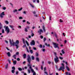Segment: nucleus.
<instances>
[{"label":"nucleus","mask_w":75,"mask_h":75,"mask_svg":"<svg viewBox=\"0 0 75 75\" xmlns=\"http://www.w3.org/2000/svg\"><path fill=\"white\" fill-rule=\"evenodd\" d=\"M27 61L29 63V64H28V66H30L29 67V68L30 69L32 72H33V75H36V73H35V72L34 71L33 69L32 68L31 66H30V62L31 61V59L30 56L29 55H28Z\"/></svg>","instance_id":"1"},{"label":"nucleus","mask_w":75,"mask_h":75,"mask_svg":"<svg viewBox=\"0 0 75 75\" xmlns=\"http://www.w3.org/2000/svg\"><path fill=\"white\" fill-rule=\"evenodd\" d=\"M9 41L11 45H13L14 46V45H15V46L16 47V49H18V44H19V41H18V40H16V42H13V40H12L11 41V39H9Z\"/></svg>","instance_id":"2"},{"label":"nucleus","mask_w":75,"mask_h":75,"mask_svg":"<svg viewBox=\"0 0 75 75\" xmlns=\"http://www.w3.org/2000/svg\"><path fill=\"white\" fill-rule=\"evenodd\" d=\"M62 66L60 67L59 69H58V71H61V70H62V71L64 72V69H65L64 64L63 63H62Z\"/></svg>","instance_id":"3"},{"label":"nucleus","mask_w":75,"mask_h":75,"mask_svg":"<svg viewBox=\"0 0 75 75\" xmlns=\"http://www.w3.org/2000/svg\"><path fill=\"white\" fill-rule=\"evenodd\" d=\"M5 31L6 32L7 34H8L10 33V28H8V26H6L5 28Z\"/></svg>","instance_id":"4"},{"label":"nucleus","mask_w":75,"mask_h":75,"mask_svg":"<svg viewBox=\"0 0 75 75\" xmlns=\"http://www.w3.org/2000/svg\"><path fill=\"white\" fill-rule=\"evenodd\" d=\"M54 61L56 64H57L58 62L59 61L58 57L57 56H56V58H54Z\"/></svg>","instance_id":"5"},{"label":"nucleus","mask_w":75,"mask_h":75,"mask_svg":"<svg viewBox=\"0 0 75 75\" xmlns=\"http://www.w3.org/2000/svg\"><path fill=\"white\" fill-rule=\"evenodd\" d=\"M52 44L54 45V48H58V49H59V47L58 46V44L56 43H54V42H52Z\"/></svg>","instance_id":"6"},{"label":"nucleus","mask_w":75,"mask_h":75,"mask_svg":"<svg viewBox=\"0 0 75 75\" xmlns=\"http://www.w3.org/2000/svg\"><path fill=\"white\" fill-rule=\"evenodd\" d=\"M38 33H39V34L40 35L41 34V33H43V31L41 29H40L38 31Z\"/></svg>","instance_id":"7"},{"label":"nucleus","mask_w":75,"mask_h":75,"mask_svg":"<svg viewBox=\"0 0 75 75\" xmlns=\"http://www.w3.org/2000/svg\"><path fill=\"white\" fill-rule=\"evenodd\" d=\"M30 45H35V41H34V40L32 41V42H30Z\"/></svg>","instance_id":"8"},{"label":"nucleus","mask_w":75,"mask_h":75,"mask_svg":"<svg viewBox=\"0 0 75 75\" xmlns=\"http://www.w3.org/2000/svg\"><path fill=\"white\" fill-rule=\"evenodd\" d=\"M9 27L11 28L12 29V30H14V26L13 25H9Z\"/></svg>","instance_id":"9"},{"label":"nucleus","mask_w":75,"mask_h":75,"mask_svg":"<svg viewBox=\"0 0 75 75\" xmlns=\"http://www.w3.org/2000/svg\"><path fill=\"white\" fill-rule=\"evenodd\" d=\"M65 74L66 75H71V74L69 72H66Z\"/></svg>","instance_id":"10"},{"label":"nucleus","mask_w":75,"mask_h":75,"mask_svg":"<svg viewBox=\"0 0 75 75\" xmlns=\"http://www.w3.org/2000/svg\"><path fill=\"white\" fill-rule=\"evenodd\" d=\"M7 54L8 55V57H10L11 56V54H10V52H8L7 53Z\"/></svg>","instance_id":"11"},{"label":"nucleus","mask_w":75,"mask_h":75,"mask_svg":"<svg viewBox=\"0 0 75 75\" xmlns=\"http://www.w3.org/2000/svg\"><path fill=\"white\" fill-rule=\"evenodd\" d=\"M31 58H32V60H34V59H35V57H34L32 55L31 56Z\"/></svg>","instance_id":"12"},{"label":"nucleus","mask_w":75,"mask_h":75,"mask_svg":"<svg viewBox=\"0 0 75 75\" xmlns=\"http://www.w3.org/2000/svg\"><path fill=\"white\" fill-rule=\"evenodd\" d=\"M13 62V64L16 65V64L17 63V62L15 60Z\"/></svg>","instance_id":"13"},{"label":"nucleus","mask_w":75,"mask_h":75,"mask_svg":"<svg viewBox=\"0 0 75 75\" xmlns=\"http://www.w3.org/2000/svg\"><path fill=\"white\" fill-rule=\"evenodd\" d=\"M42 28L44 32H45V27H44V26H43L42 27Z\"/></svg>","instance_id":"14"},{"label":"nucleus","mask_w":75,"mask_h":75,"mask_svg":"<svg viewBox=\"0 0 75 75\" xmlns=\"http://www.w3.org/2000/svg\"><path fill=\"white\" fill-rule=\"evenodd\" d=\"M23 58H26V54H24L23 56Z\"/></svg>","instance_id":"15"},{"label":"nucleus","mask_w":75,"mask_h":75,"mask_svg":"<svg viewBox=\"0 0 75 75\" xmlns=\"http://www.w3.org/2000/svg\"><path fill=\"white\" fill-rule=\"evenodd\" d=\"M18 70H19V71H22V69H21L20 67L18 68Z\"/></svg>","instance_id":"16"},{"label":"nucleus","mask_w":75,"mask_h":75,"mask_svg":"<svg viewBox=\"0 0 75 75\" xmlns=\"http://www.w3.org/2000/svg\"><path fill=\"white\" fill-rule=\"evenodd\" d=\"M17 12V9H15L13 11V13H16V12Z\"/></svg>","instance_id":"17"},{"label":"nucleus","mask_w":75,"mask_h":75,"mask_svg":"<svg viewBox=\"0 0 75 75\" xmlns=\"http://www.w3.org/2000/svg\"><path fill=\"white\" fill-rule=\"evenodd\" d=\"M28 72L29 74H30L31 73V71H30V70L29 69H28Z\"/></svg>","instance_id":"18"},{"label":"nucleus","mask_w":75,"mask_h":75,"mask_svg":"<svg viewBox=\"0 0 75 75\" xmlns=\"http://www.w3.org/2000/svg\"><path fill=\"white\" fill-rule=\"evenodd\" d=\"M5 23L6 24H8V22L6 21H5Z\"/></svg>","instance_id":"19"},{"label":"nucleus","mask_w":75,"mask_h":75,"mask_svg":"<svg viewBox=\"0 0 75 75\" xmlns=\"http://www.w3.org/2000/svg\"><path fill=\"white\" fill-rule=\"evenodd\" d=\"M30 51L31 53V54H33V51L32 50H30Z\"/></svg>","instance_id":"20"},{"label":"nucleus","mask_w":75,"mask_h":75,"mask_svg":"<svg viewBox=\"0 0 75 75\" xmlns=\"http://www.w3.org/2000/svg\"><path fill=\"white\" fill-rule=\"evenodd\" d=\"M47 40V39L46 38H43V41L44 42H45V41H46V40Z\"/></svg>","instance_id":"21"},{"label":"nucleus","mask_w":75,"mask_h":75,"mask_svg":"<svg viewBox=\"0 0 75 75\" xmlns=\"http://www.w3.org/2000/svg\"><path fill=\"white\" fill-rule=\"evenodd\" d=\"M66 68L68 70V71H70V69H69V67H68L67 66H66Z\"/></svg>","instance_id":"22"},{"label":"nucleus","mask_w":75,"mask_h":75,"mask_svg":"<svg viewBox=\"0 0 75 75\" xmlns=\"http://www.w3.org/2000/svg\"><path fill=\"white\" fill-rule=\"evenodd\" d=\"M1 14L2 15H3V16L5 15V14H4V12H2Z\"/></svg>","instance_id":"23"},{"label":"nucleus","mask_w":75,"mask_h":75,"mask_svg":"<svg viewBox=\"0 0 75 75\" xmlns=\"http://www.w3.org/2000/svg\"><path fill=\"white\" fill-rule=\"evenodd\" d=\"M25 42H26V44H27V45L28 46H29V44H28V42H27V40H26Z\"/></svg>","instance_id":"24"},{"label":"nucleus","mask_w":75,"mask_h":75,"mask_svg":"<svg viewBox=\"0 0 75 75\" xmlns=\"http://www.w3.org/2000/svg\"><path fill=\"white\" fill-rule=\"evenodd\" d=\"M25 32H28V30H27V28H25Z\"/></svg>","instance_id":"25"},{"label":"nucleus","mask_w":75,"mask_h":75,"mask_svg":"<svg viewBox=\"0 0 75 75\" xmlns=\"http://www.w3.org/2000/svg\"><path fill=\"white\" fill-rule=\"evenodd\" d=\"M45 45H46V46H47V47H48V46L50 47V44H49L48 45H47V43H45Z\"/></svg>","instance_id":"26"},{"label":"nucleus","mask_w":75,"mask_h":75,"mask_svg":"<svg viewBox=\"0 0 75 75\" xmlns=\"http://www.w3.org/2000/svg\"><path fill=\"white\" fill-rule=\"evenodd\" d=\"M8 64H6V67H5V68H6V69H7V68H8Z\"/></svg>","instance_id":"27"},{"label":"nucleus","mask_w":75,"mask_h":75,"mask_svg":"<svg viewBox=\"0 0 75 75\" xmlns=\"http://www.w3.org/2000/svg\"><path fill=\"white\" fill-rule=\"evenodd\" d=\"M11 72L13 74H14L15 72V71H14V70H12L11 71Z\"/></svg>","instance_id":"28"},{"label":"nucleus","mask_w":75,"mask_h":75,"mask_svg":"<svg viewBox=\"0 0 75 75\" xmlns=\"http://www.w3.org/2000/svg\"><path fill=\"white\" fill-rule=\"evenodd\" d=\"M22 40L23 44H25V40H24V39L23 38Z\"/></svg>","instance_id":"29"},{"label":"nucleus","mask_w":75,"mask_h":75,"mask_svg":"<svg viewBox=\"0 0 75 75\" xmlns=\"http://www.w3.org/2000/svg\"><path fill=\"white\" fill-rule=\"evenodd\" d=\"M12 68V69H13V70H15L16 69L15 68V67H13Z\"/></svg>","instance_id":"30"},{"label":"nucleus","mask_w":75,"mask_h":75,"mask_svg":"<svg viewBox=\"0 0 75 75\" xmlns=\"http://www.w3.org/2000/svg\"><path fill=\"white\" fill-rule=\"evenodd\" d=\"M30 6H31L33 8H34V5H32V4H30Z\"/></svg>","instance_id":"31"},{"label":"nucleus","mask_w":75,"mask_h":75,"mask_svg":"<svg viewBox=\"0 0 75 75\" xmlns=\"http://www.w3.org/2000/svg\"><path fill=\"white\" fill-rule=\"evenodd\" d=\"M0 17H1V18H3V15L0 14Z\"/></svg>","instance_id":"32"},{"label":"nucleus","mask_w":75,"mask_h":75,"mask_svg":"<svg viewBox=\"0 0 75 75\" xmlns=\"http://www.w3.org/2000/svg\"><path fill=\"white\" fill-rule=\"evenodd\" d=\"M36 60L37 61H38H38H39V58L38 57H37L36 58Z\"/></svg>","instance_id":"33"},{"label":"nucleus","mask_w":75,"mask_h":75,"mask_svg":"<svg viewBox=\"0 0 75 75\" xmlns=\"http://www.w3.org/2000/svg\"><path fill=\"white\" fill-rule=\"evenodd\" d=\"M2 9L3 10H6V7H2Z\"/></svg>","instance_id":"34"},{"label":"nucleus","mask_w":75,"mask_h":75,"mask_svg":"<svg viewBox=\"0 0 75 75\" xmlns=\"http://www.w3.org/2000/svg\"><path fill=\"white\" fill-rule=\"evenodd\" d=\"M59 59H61V60L63 59V57H59Z\"/></svg>","instance_id":"35"},{"label":"nucleus","mask_w":75,"mask_h":75,"mask_svg":"<svg viewBox=\"0 0 75 75\" xmlns=\"http://www.w3.org/2000/svg\"><path fill=\"white\" fill-rule=\"evenodd\" d=\"M40 38H41V39H42V38H43V37L42 35H40Z\"/></svg>","instance_id":"36"},{"label":"nucleus","mask_w":75,"mask_h":75,"mask_svg":"<svg viewBox=\"0 0 75 75\" xmlns=\"http://www.w3.org/2000/svg\"><path fill=\"white\" fill-rule=\"evenodd\" d=\"M2 33H4V29H2Z\"/></svg>","instance_id":"37"},{"label":"nucleus","mask_w":75,"mask_h":75,"mask_svg":"<svg viewBox=\"0 0 75 75\" xmlns=\"http://www.w3.org/2000/svg\"><path fill=\"white\" fill-rule=\"evenodd\" d=\"M23 9V8H21L18 9V11H21Z\"/></svg>","instance_id":"38"},{"label":"nucleus","mask_w":75,"mask_h":75,"mask_svg":"<svg viewBox=\"0 0 75 75\" xmlns=\"http://www.w3.org/2000/svg\"><path fill=\"white\" fill-rule=\"evenodd\" d=\"M17 61H20V58H17Z\"/></svg>","instance_id":"39"},{"label":"nucleus","mask_w":75,"mask_h":75,"mask_svg":"<svg viewBox=\"0 0 75 75\" xmlns=\"http://www.w3.org/2000/svg\"><path fill=\"white\" fill-rule=\"evenodd\" d=\"M62 54H65V52L63 50H62Z\"/></svg>","instance_id":"40"},{"label":"nucleus","mask_w":75,"mask_h":75,"mask_svg":"<svg viewBox=\"0 0 75 75\" xmlns=\"http://www.w3.org/2000/svg\"><path fill=\"white\" fill-rule=\"evenodd\" d=\"M44 73L45 74H46L47 75H48V73H47V72L45 71Z\"/></svg>","instance_id":"41"},{"label":"nucleus","mask_w":75,"mask_h":75,"mask_svg":"<svg viewBox=\"0 0 75 75\" xmlns=\"http://www.w3.org/2000/svg\"><path fill=\"white\" fill-rule=\"evenodd\" d=\"M13 57H14L15 59H16V55H14L13 56Z\"/></svg>","instance_id":"42"},{"label":"nucleus","mask_w":75,"mask_h":75,"mask_svg":"<svg viewBox=\"0 0 75 75\" xmlns=\"http://www.w3.org/2000/svg\"><path fill=\"white\" fill-rule=\"evenodd\" d=\"M31 35L32 36V37H33V36H34V33H31Z\"/></svg>","instance_id":"43"},{"label":"nucleus","mask_w":75,"mask_h":75,"mask_svg":"<svg viewBox=\"0 0 75 75\" xmlns=\"http://www.w3.org/2000/svg\"><path fill=\"white\" fill-rule=\"evenodd\" d=\"M36 55L37 57H38V53H36Z\"/></svg>","instance_id":"44"},{"label":"nucleus","mask_w":75,"mask_h":75,"mask_svg":"<svg viewBox=\"0 0 75 75\" xmlns=\"http://www.w3.org/2000/svg\"><path fill=\"white\" fill-rule=\"evenodd\" d=\"M8 61L9 64H11V61L10 60H8Z\"/></svg>","instance_id":"45"},{"label":"nucleus","mask_w":75,"mask_h":75,"mask_svg":"<svg viewBox=\"0 0 75 75\" xmlns=\"http://www.w3.org/2000/svg\"><path fill=\"white\" fill-rule=\"evenodd\" d=\"M54 55H55V57H56V56H57V53H56V52H54Z\"/></svg>","instance_id":"46"},{"label":"nucleus","mask_w":75,"mask_h":75,"mask_svg":"<svg viewBox=\"0 0 75 75\" xmlns=\"http://www.w3.org/2000/svg\"><path fill=\"white\" fill-rule=\"evenodd\" d=\"M25 47H26V45L25 44L23 46V48H25Z\"/></svg>","instance_id":"47"},{"label":"nucleus","mask_w":75,"mask_h":75,"mask_svg":"<svg viewBox=\"0 0 75 75\" xmlns=\"http://www.w3.org/2000/svg\"><path fill=\"white\" fill-rule=\"evenodd\" d=\"M41 69L42 70H43V67H42V66H41Z\"/></svg>","instance_id":"48"},{"label":"nucleus","mask_w":75,"mask_h":75,"mask_svg":"<svg viewBox=\"0 0 75 75\" xmlns=\"http://www.w3.org/2000/svg\"><path fill=\"white\" fill-rule=\"evenodd\" d=\"M42 51H43V52H45V49H42Z\"/></svg>","instance_id":"49"},{"label":"nucleus","mask_w":75,"mask_h":75,"mask_svg":"<svg viewBox=\"0 0 75 75\" xmlns=\"http://www.w3.org/2000/svg\"><path fill=\"white\" fill-rule=\"evenodd\" d=\"M19 19H22L23 17H20L19 18Z\"/></svg>","instance_id":"50"},{"label":"nucleus","mask_w":75,"mask_h":75,"mask_svg":"<svg viewBox=\"0 0 75 75\" xmlns=\"http://www.w3.org/2000/svg\"><path fill=\"white\" fill-rule=\"evenodd\" d=\"M44 71H46V67H45L44 68Z\"/></svg>","instance_id":"51"},{"label":"nucleus","mask_w":75,"mask_h":75,"mask_svg":"<svg viewBox=\"0 0 75 75\" xmlns=\"http://www.w3.org/2000/svg\"><path fill=\"white\" fill-rule=\"evenodd\" d=\"M27 23L28 24H30V23H29V21H27Z\"/></svg>","instance_id":"52"},{"label":"nucleus","mask_w":75,"mask_h":75,"mask_svg":"<svg viewBox=\"0 0 75 75\" xmlns=\"http://www.w3.org/2000/svg\"><path fill=\"white\" fill-rule=\"evenodd\" d=\"M55 35L56 38H57V35L56 33H55Z\"/></svg>","instance_id":"53"},{"label":"nucleus","mask_w":75,"mask_h":75,"mask_svg":"<svg viewBox=\"0 0 75 75\" xmlns=\"http://www.w3.org/2000/svg\"><path fill=\"white\" fill-rule=\"evenodd\" d=\"M5 42L7 44H8V41L7 40H5Z\"/></svg>","instance_id":"54"},{"label":"nucleus","mask_w":75,"mask_h":75,"mask_svg":"<svg viewBox=\"0 0 75 75\" xmlns=\"http://www.w3.org/2000/svg\"><path fill=\"white\" fill-rule=\"evenodd\" d=\"M36 1V0H33V3H35V2Z\"/></svg>","instance_id":"55"},{"label":"nucleus","mask_w":75,"mask_h":75,"mask_svg":"<svg viewBox=\"0 0 75 75\" xmlns=\"http://www.w3.org/2000/svg\"><path fill=\"white\" fill-rule=\"evenodd\" d=\"M18 54H19V53L18 52L16 53V55H18Z\"/></svg>","instance_id":"56"},{"label":"nucleus","mask_w":75,"mask_h":75,"mask_svg":"<svg viewBox=\"0 0 75 75\" xmlns=\"http://www.w3.org/2000/svg\"><path fill=\"white\" fill-rule=\"evenodd\" d=\"M35 69H36V70H38V67H35Z\"/></svg>","instance_id":"57"},{"label":"nucleus","mask_w":75,"mask_h":75,"mask_svg":"<svg viewBox=\"0 0 75 75\" xmlns=\"http://www.w3.org/2000/svg\"><path fill=\"white\" fill-rule=\"evenodd\" d=\"M26 28L27 29L28 28H30V27H29V26H27L26 27Z\"/></svg>","instance_id":"58"},{"label":"nucleus","mask_w":75,"mask_h":75,"mask_svg":"<svg viewBox=\"0 0 75 75\" xmlns=\"http://www.w3.org/2000/svg\"><path fill=\"white\" fill-rule=\"evenodd\" d=\"M23 13V14H26V11H24Z\"/></svg>","instance_id":"59"},{"label":"nucleus","mask_w":75,"mask_h":75,"mask_svg":"<svg viewBox=\"0 0 75 75\" xmlns=\"http://www.w3.org/2000/svg\"><path fill=\"white\" fill-rule=\"evenodd\" d=\"M60 23H62V21L61 20V19L60 20Z\"/></svg>","instance_id":"60"},{"label":"nucleus","mask_w":75,"mask_h":75,"mask_svg":"<svg viewBox=\"0 0 75 75\" xmlns=\"http://www.w3.org/2000/svg\"><path fill=\"white\" fill-rule=\"evenodd\" d=\"M40 48H42V45H40Z\"/></svg>","instance_id":"61"},{"label":"nucleus","mask_w":75,"mask_h":75,"mask_svg":"<svg viewBox=\"0 0 75 75\" xmlns=\"http://www.w3.org/2000/svg\"><path fill=\"white\" fill-rule=\"evenodd\" d=\"M37 2L38 3H39V2H40V1H39V0H37Z\"/></svg>","instance_id":"62"},{"label":"nucleus","mask_w":75,"mask_h":75,"mask_svg":"<svg viewBox=\"0 0 75 75\" xmlns=\"http://www.w3.org/2000/svg\"><path fill=\"white\" fill-rule=\"evenodd\" d=\"M18 28H21V27L20 26H18Z\"/></svg>","instance_id":"63"},{"label":"nucleus","mask_w":75,"mask_h":75,"mask_svg":"<svg viewBox=\"0 0 75 75\" xmlns=\"http://www.w3.org/2000/svg\"><path fill=\"white\" fill-rule=\"evenodd\" d=\"M23 23H24V22H25V20H23Z\"/></svg>","instance_id":"64"}]
</instances>
